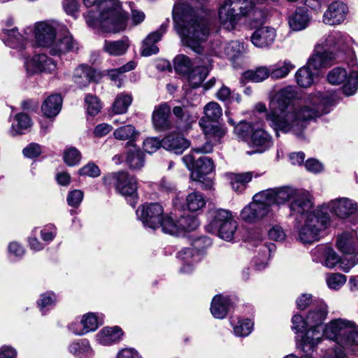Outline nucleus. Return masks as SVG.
<instances>
[{
	"mask_svg": "<svg viewBox=\"0 0 358 358\" xmlns=\"http://www.w3.org/2000/svg\"><path fill=\"white\" fill-rule=\"evenodd\" d=\"M296 96V89L287 86L278 90L271 99L266 119L277 135L281 131L293 132L302 138L306 122L329 113L334 103L331 96L317 92L304 96L301 103L294 106L292 102Z\"/></svg>",
	"mask_w": 358,
	"mask_h": 358,
	"instance_id": "f257e3e1",
	"label": "nucleus"
},
{
	"mask_svg": "<svg viewBox=\"0 0 358 358\" xmlns=\"http://www.w3.org/2000/svg\"><path fill=\"white\" fill-rule=\"evenodd\" d=\"M292 215H305L303 224L298 227L297 238L304 244L318 241L330 222V216L324 211V205L313 209V197L309 192L297 189L289 205Z\"/></svg>",
	"mask_w": 358,
	"mask_h": 358,
	"instance_id": "f03ea898",
	"label": "nucleus"
},
{
	"mask_svg": "<svg viewBox=\"0 0 358 358\" xmlns=\"http://www.w3.org/2000/svg\"><path fill=\"white\" fill-rule=\"evenodd\" d=\"M173 18L178 34L184 45L200 54L202 43L209 35L207 21L197 14V10L187 3H178L173 9Z\"/></svg>",
	"mask_w": 358,
	"mask_h": 358,
	"instance_id": "7ed1b4c3",
	"label": "nucleus"
},
{
	"mask_svg": "<svg viewBox=\"0 0 358 358\" xmlns=\"http://www.w3.org/2000/svg\"><path fill=\"white\" fill-rule=\"evenodd\" d=\"M87 8L94 7L85 18L87 24L94 28L100 27L107 32L116 33L124 30L127 17L118 0H83Z\"/></svg>",
	"mask_w": 358,
	"mask_h": 358,
	"instance_id": "20e7f679",
	"label": "nucleus"
},
{
	"mask_svg": "<svg viewBox=\"0 0 358 358\" xmlns=\"http://www.w3.org/2000/svg\"><path fill=\"white\" fill-rule=\"evenodd\" d=\"M323 335L342 348L329 350L323 358H348L344 350L358 351V325L353 321L343 318L333 320L326 324Z\"/></svg>",
	"mask_w": 358,
	"mask_h": 358,
	"instance_id": "39448f33",
	"label": "nucleus"
},
{
	"mask_svg": "<svg viewBox=\"0 0 358 358\" xmlns=\"http://www.w3.org/2000/svg\"><path fill=\"white\" fill-rule=\"evenodd\" d=\"M77 48L76 43L64 25L52 20L46 21V54L60 57Z\"/></svg>",
	"mask_w": 358,
	"mask_h": 358,
	"instance_id": "423d86ee",
	"label": "nucleus"
},
{
	"mask_svg": "<svg viewBox=\"0 0 358 358\" xmlns=\"http://www.w3.org/2000/svg\"><path fill=\"white\" fill-rule=\"evenodd\" d=\"M327 313V306L323 301H317L312 306L307 315L309 329L301 339L300 347L303 350L310 351L320 343L322 334L319 328L326 319Z\"/></svg>",
	"mask_w": 358,
	"mask_h": 358,
	"instance_id": "0eeeda50",
	"label": "nucleus"
},
{
	"mask_svg": "<svg viewBox=\"0 0 358 358\" xmlns=\"http://www.w3.org/2000/svg\"><path fill=\"white\" fill-rule=\"evenodd\" d=\"M252 0H225L219 9L220 24L227 29H233L244 17L253 10Z\"/></svg>",
	"mask_w": 358,
	"mask_h": 358,
	"instance_id": "6e6552de",
	"label": "nucleus"
},
{
	"mask_svg": "<svg viewBox=\"0 0 358 358\" xmlns=\"http://www.w3.org/2000/svg\"><path fill=\"white\" fill-rule=\"evenodd\" d=\"M313 260L321 262L329 268H334L338 265L341 270L348 272L354 266L358 264V256L350 258L343 257L341 258L334 250L324 245H319L311 251Z\"/></svg>",
	"mask_w": 358,
	"mask_h": 358,
	"instance_id": "1a4fd4ad",
	"label": "nucleus"
},
{
	"mask_svg": "<svg viewBox=\"0 0 358 358\" xmlns=\"http://www.w3.org/2000/svg\"><path fill=\"white\" fill-rule=\"evenodd\" d=\"M327 80L331 85L344 83L343 93L347 96L352 95L358 89V67L354 68L349 73L345 69L334 68L328 73Z\"/></svg>",
	"mask_w": 358,
	"mask_h": 358,
	"instance_id": "9d476101",
	"label": "nucleus"
},
{
	"mask_svg": "<svg viewBox=\"0 0 358 358\" xmlns=\"http://www.w3.org/2000/svg\"><path fill=\"white\" fill-rule=\"evenodd\" d=\"M261 192L253 196L252 201L241 212V219L248 223H255L268 215L271 208Z\"/></svg>",
	"mask_w": 358,
	"mask_h": 358,
	"instance_id": "9b49d317",
	"label": "nucleus"
},
{
	"mask_svg": "<svg viewBox=\"0 0 358 358\" xmlns=\"http://www.w3.org/2000/svg\"><path fill=\"white\" fill-rule=\"evenodd\" d=\"M106 185H113L116 190L124 196H133L137 189V182L134 177L125 171L111 173L104 176Z\"/></svg>",
	"mask_w": 358,
	"mask_h": 358,
	"instance_id": "f8f14e48",
	"label": "nucleus"
},
{
	"mask_svg": "<svg viewBox=\"0 0 358 358\" xmlns=\"http://www.w3.org/2000/svg\"><path fill=\"white\" fill-rule=\"evenodd\" d=\"M182 159L187 169L192 171L191 178L195 181L203 182L206 176L214 170L213 162L208 157H200L195 160L192 155L189 154Z\"/></svg>",
	"mask_w": 358,
	"mask_h": 358,
	"instance_id": "ddd939ff",
	"label": "nucleus"
},
{
	"mask_svg": "<svg viewBox=\"0 0 358 358\" xmlns=\"http://www.w3.org/2000/svg\"><path fill=\"white\" fill-rule=\"evenodd\" d=\"M163 213V207L157 203H145L136 210V215L143 224L152 229L159 227Z\"/></svg>",
	"mask_w": 358,
	"mask_h": 358,
	"instance_id": "4468645a",
	"label": "nucleus"
},
{
	"mask_svg": "<svg viewBox=\"0 0 358 358\" xmlns=\"http://www.w3.org/2000/svg\"><path fill=\"white\" fill-rule=\"evenodd\" d=\"M324 205V211L329 209L341 219H345L354 215L358 210L357 203L346 197H340L331 200Z\"/></svg>",
	"mask_w": 358,
	"mask_h": 358,
	"instance_id": "2eb2a0df",
	"label": "nucleus"
},
{
	"mask_svg": "<svg viewBox=\"0 0 358 358\" xmlns=\"http://www.w3.org/2000/svg\"><path fill=\"white\" fill-rule=\"evenodd\" d=\"M297 189H295L289 186H284L280 187H276L273 189H268L260 192L267 202L268 206L271 208V206L281 205L285 203L287 201H290Z\"/></svg>",
	"mask_w": 358,
	"mask_h": 358,
	"instance_id": "dca6fc26",
	"label": "nucleus"
},
{
	"mask_svg": "<svg viewBox=\"0 0 358 358\" xmlns=\"http://www.w3.org/2000/svg\"><path fill=\"white\" fill-rule=\"evenodd\" d=\"M336 246L344 257L350 258L358 256V238L355 231H345L338 234Z\"/></svg>",
	"mask_w": 358,
	"mask_h": 358,
	"instance_id": "f3484780",
	"label": "nucleus"
},
{
	"mask_svg": "<svg viewBox=\"0 0 358 358\" xmlns=\"http://www.w3.org/2000/svg\"><path fill=\"white\" fill-rule=\"evenodd\" d=\"M348 13V8L342 1H334L330 3L323 15V22L328 25H337L345 20Z\"/></svg>",
	"mask_w": 358,
	"mask_h": 358,
	"instance_id": "a211bd4d",
	"label": "nucleus"
},
{
	"mask_svg": "<svg viewBox=\"0 0 358 358\" xmlns=\"http://www.w3.org/2000/svg\"><path fill=\"white\" fill-rule=\"evenodd\" d=\"M336 59V54L333 51L327 50L317 44L314 53L309 58L307 65L313 70H319L331 66Z\"/></svg>",
	"mask_w": 358,
	"mask_h": 358,
	"instance_id": "6ab92c4d",
	"label": "nucleus"
},
{
	"mask_svg": "<svg viewBox=\"0 0 358 358\" xmlns=\"http://www.w3.org/2000/svg\"><path fill=\"white\" fill-rule=\"evenodd\" d=\"M170 116L171 107L167 103H162L155 106L152 115V121L155 129L158 131L171 129L172 122Z\"/></svg>",
	"mask_w": 358,
	"mask_h": 358,
	"instance_id": "aec40b11",
	"label": "nucleus"
},
{
	"mask_svg": "<svg viewBox=\"0 0 358 358\" xmlns=\"http://www.w3.org/2000/svg\"><path fill=\"white\" fill-rule=\"evenodd\" d=\"M96 315L89 313L83 316L80 322H72L69 329L76 335H84L90 331H95L101 324Z\"/></svg>",
	"mask_w": 358,
	"mask_h": 358,
	"instance_id": "412c9836",
	"label": "nucleus"
},
{
	"mask_svg": "<svg viewBox=\"0 0 358 358\" xmlns=\"http://www.w3.org/2000/svg\"><path fill=\"white\" fill-rule=\"evenodd\" d=\"M276 31L271 27H260L251 36L252 44L259 48H268L275 41Z\"/></svg>",
	"mask_w": 358,
	"mask_h": 358,
	"instance_id": "4be33fe9",
	"label": "nucleus"
},
{
	"mask_svg": "<svg viewBox=\"0 0 358 358\" xmlns=\"http://www.w3.org/2000/svg\"><path fill=\"white\" fill-rule=\"evenodd\" d=\"M348 37L346 34L340 31H334L325 35L319 45L323 49L329 50H343L348 44Z\"/></svg>",
	"mask_w": 358,
	"mask_h": 358,
	"instance_id": "5701e85b",
	"label": "nucleus"
},
{
	"mask_svg": "<svg viewBox=\"0 0 358 358\" xmlns=\"http://www.w3.org/2000/svg\"><path fill=\"white\" fill-rule=\"evenodd\" d=\"M166 25L163 24L159 29L150 33L143 41L141 47V55L148 57L157 54L159 48L155 45L162 38V35L166 31Z\"/></svg>",
	"mask_w": 358,
	"mask_h": 358,
	"instance_id": "b1692460",
	"label": "nucleus"
},
{
	"mask_svg": "<svg viewBox=\"0 0 358 358\" xmlns=\"http://www.w3.org/2000/svg\"><path fill=\"white\" fill-rule=\"evenodd\" d=\"M172 112L176 119V122L178 124V127L182 129H189L197 119L194 111L191 110L185 106H174Z\"/></svg>",
	"mask_w": 358,
	"mask_h": 358,
	"instance_id": "393cba45",
	"label": "nucleus"
},
{
	"mask_svg": "<svg viewBox=\"0 0 358 358\" xmlns=\"http://www.w3.org/2000/svg\"><path fill=\"white\" fill-rule=\"evenodd\" d=\"M251 143L253 148L256 150L254 152H248V154L251 155L254 152L262 153L273 145L272 138L270 134L262 129H255L251 136Z\"/></svg>",
	"mask_w": 358,
	"mask_h": 358,
	"instance_id": "a878e982",
	"label": "nucleus"
},
{
	"mask_svg": "<svg viewBox=\"0 0 358 358\" xmlns=\"http://www.w3.org/2000/svg\"><path fill=\"white\" fill-rule=\"evenodd\" d=\"M259 176V174L254 171L230 173L228 174V178L234 191L242 192L246 189L248 184L252 180L253 177L257 178Z\"/></svg>",
	"mask_w": 358,
	"mask_h": 358,
	"instance_id": "bb28decb",
	"label": "nucleus"
},
{
	"mask_svg": "<svg viewBox=\"0 0 358 358\" xmlns=\"http://www.w3.org/2000/svg\"><path fill=\"white\" fill-rule=\"evenodd\" d=\"M162 148L173 151L176 154H181L188 148L190 143L188 140L178 135L170 134L162 140Z\"/></svg>",
	"mask_w": 358,
	"mask_h": 358,
	"instance_id": "cd10ccee",
	"label": "nucleus"
},
{
	"mask_svg": "<svg viewBox=\"0 0 358 358\" xmlns=\"http://www.w3.org/2000/svg\"><path fill=\"white\" fill-rule=\"evenodd\" d=\"M98 73L92 68L80 65L76 69L73 75V80L79 87L83 88L87 87L92 81H96Z\"/></svg>",
	"mask_w": 358,
	"mask_h": 358,
	"instance_id": "c85d7f7f",
	"label": "nucleus"
},
{
	"mask_svg": "<svg viewBox=\"0 0 358 358\" xmlns=\"http://www.w3.org/2000/svg\"><path fill=\"white\" fill-rule=\"evenodd\" d=\"M231 305V301L229 296L216 295L212 300L210 312L214 317L223 319L227 315Z\"/></svg>",
	"mask_w": 358,
	"mask_h": 358,
	"instance_id": "c756f323",
	"label": "nucleus"
},
{
	"mask_svg": "<svg viewBox=\"0 0 358 358\" xmlns=\"http://www.w3.org/2000/svg\"><path fill=\"white\" fill-rule=\"evenodd\" d=\"M2 40L3 43L11 48L22 50L25 48L26 40L24 36L18 31L17 28L3 29Z\"/></svg>",
	"mask_w": 358,
	"mask_h": 358,
	"instance_id": "7c9ffc66",
	"label": "nucleus"
},
{
	"mask_svg": "<svg viewBox=\"0 0 358 358\" xmlns=\"http://www.w3.org/2000/svg\"><path fill=\"white\" fill-rule=\"evenodd\" d=\"M25 34L30 36L33 48L45 47V22H36L33 26L27 27Z\"/></svg>",
	"mask_w": 358,
	"mask_h": 358,
	"instance_id": "2f4dec72",
	"label": "nucleus"
},
{
	"mask_svg": "<svg viewBox=\"0 0 358 358\" xmlns=\"http://www.w3.org/2000/svg\"><path fill=\"white\" fill-rule=\"evenodd\" d=\"M122 331L118 327H105L96 335V340L101 345H110L119 341Z\"/></svg>",
	"mask_w": 358,
	"mask_h": 358,
	"instance_id": "473e14b6",
	"label": "nucleus"
},
{
	"mask_svg": "<svg viewBox=\"0 0 358 358\" xmlns=\"http://www.w3.org/2000/svg\"><path fill=\"white\" fill-rule=\"evenodd\" d=\"M178 257L183 263L180 268V271L183 273H190L193 271L194 263L199 260V255L192 247L182 248L178 252Z\"/></svg>",
	"mask_w": 358,
	"mask_h": 358,
	"instance_id": "72a5a7b5",
	"label": "nucleus"
},
{
	"mask_svg": "<svg viewBox=\"0 0 358 358\" xmlns=\"http://www.w3.org/2000/svg\"><path fill=\"white\" fill-rule=\"evenodd\" d=\"M310 17L307 10L298 8L289 17V24L294 31H301L305 29L309 24Z\"/></svg>",
	"mask_w": 358,
	"mask_h": 358,
	"instance_id": "f704fd0d",
	"label": "nucleus"
},
{
	"mask_svg": "<svg viewBox=\"0 0 358 358\" xmlns=\"http://www.w3.org/2000/svg\"><path fill=\"white\" fill-rule=\"evenodd\" d=\"M129 47L128 38L112 41L106 40L103 50L111 56H121L126 53Z\"/></svg>",
	"mask_w": 358,
	"mask_h": 358,
	"instance_id": "c9c22d12",
	"label": "nucleus"
},
{
	"mask_svg": "<svg viewBox=\"0 0 358 358\" xmlns=\"http://www.w3.org/2000/svg\"><path fill=\"white\" fill-rule=\"evenodd\" d=\"M199 124L208 138H213L215 141H219L225 134V130L222 127L207 121L205 118H201Z\"/></svg>",
	"mask_w": 358,
	"mask_h": 358,
	"instance_id": "e433bc0d",
	"label": "nucleus"
},
{
	"mask_svg": "<svg viewBox=\"0 0 358 358\" xmlns=\"http://www.w3.org/2000/svg\"><path fill=\"white\" fill-rule=\"evenodd\" d=\"M138 134L135 127L131 124H127L116 129L113 132L115 138L120 141H127V145H134L133 142Z\"/></svg>",
	"mask_w": 358,
	"mask_h": 358,
	"instance_id": "4c0bfd02",
	"label": "nucleus"
},
{
	"mask_svg": "<svg viewBox=\"0 0 358 358\" xmlns=\"http://www.w3.org/2000/svg\"><path fill=\"white\" fill-rule=\"evenodd\" d=\"M136 63L134 61H129L125 65L111 69L108 71V77L115 82L117 87H121L124 80V73L130 71L136 68Z\"/></svg>",
	"mask_w": 358,
	"mask_h": 358,
	"instance_id": "58836bf2",
	"label": "nucleus"
},
{
	"mask_svg": "<svg viewBox=\"0 0 358 358\" xmlns=\"http://www.w3.org/2000/svg\"><path fill=\"white\" fill-rule=\"evenodd\" d=\"M62 98L59 94H55L46 99V118L52 120L60 112Z\"/></svg>",
	"mask_w": 358,
	"mask_h": 358,
	"instance_id": "ea45409f",
	"label": "nucleus"
},
{
	"mask_svg": "<svg viewBox=\"0 0 358 358\" xmlns=\"http://www.w3.org/2000/svg\"><path fill=\"white\" fill-rule=\"evenodd\" d=\"M208 74V69L205 65H198L187 76L189 85L196 88L205 80Z\"/></svg>",
	"mask_w": 358,
	"mask_h": 358,
	"instance_id": "a19ab883",
	"label": "nucleus"
},
{
	"mask_svg": "<svg viewBox=\"0 0 358 358\" xmlns=\"http://www.w3.org/2000/svg\"><path fill=\"white\" fill-rule=\"evenodd\" d=\"M186 205L189 211L197 212L206 206V200L201 193L194 192L187 196Z\"/></svg>",
	"mask_w": 358,
	"mask_h": 358,
	"instance_id": "79ce46f5",
	"label": "nucleus"
},
{
	"mask_svg": "<svg viewBox=\"0 0 358 358\" xmlns=\"http://www.w3.org/2000/svg\"><path fill=\"white\" fill-rule=\"evenodd\" d=\"M269 68L271 78L280 79L287 76L295 68V66L289 61L285 60L282 62H278L275 65L270 66Z\"/></svg>",
	"mask_w": 358,
	"mask_h": 358,
	"instance_id": "37998d69",
	"label": "nucleus"
},
{
	"mask_svg": "<svg viewBox=\"0 0 358 358\" xmlns=\"http://www.w3.org/2000/svg\"><path fill=\"white\" fill-rule=\"evenodd\" d=\"M310 69L306 64V66L299 69L296 73V80L299 86L308 87L313 83L315 73L313 72Z\"/></svg>",
	"mask_w": 358,
	"mask_h": 358,
	"instance_id": "c03bdc74",
	"label": "nucleus"
},
{
	"mask_svg": "<svg viewBox=\"0 0 358 358\" xmlns=\"http://www.w3.org/2000/svg\"><path fill=\"white\" fill-rule=\"evenodd\" d=\"M212 217L210 225L215 230L225 224V222L234 220L231 212L224 209H218L213 211Z\"/></svg>",
	"mask_w": 358,
	"mask_h": 358,
	"instance_id": "a18cd8bd",
	"label": "nucleus"
},
{
	"mask_svg": "<svg viewBox=\"0 0 358 358\" xmlns=\"http://www.w3.org/2000/svg\"><path fill=\"white\" fill-rule=\"evenodd\" d=\"M271 76L269 67L259 66L255 70L247 71L243 73V76L246 80L255 83L262 82Z\"/></svg>",
	"mask_w": 358,
	"mask_h": 358,
	"instance_id": "49530a36",
	"label": "nucleus"
},
{
	"mask_svg": "<svg viewBox=\"0 0 358 358\" xmlns=\"http://www.w3.org/2000/svg\"><path fill=\"white\" fill-rule=\"evenodd\" d=\"M174 68L177 73L185 76L194 69L192 61L185 55H179L174 59Z\"/></svg>",
	"mask_w": 358,
	"mask_h": 358,
	"instance_id": "de8ad7c7",
	"label": "nucleus"
},
{
	"mask_svg": "<svg viewBox=\"0 0 358 358\" xmlns=\"http://www.w3.org/2000/svg\"><path fill=\"white\" fill-rule=\"evenodd\" d=\"M132 101V97L130 94L122 93L116 97L113 105V111L115 114L125 113Z\"/></svg>",
	"mask_w": 358,
	"mask_h": 358,
	"instance_id": "09e8293b",
	"label": "nucleus"
},
{
	"mask_svg": "<svg viewBox=\"0 0 358 358\" xmlns=\"http://www.w3.org/2000/svg\"><path fill=\"white\" fill-rule=\"evenodd\" d=\"M204 117L207 121L210 122H217L222 115V110L220 106L214 101H211L206 104L203 109Z\"/></svg>",
	"mask_w": 358,
	"mask_h": 358,
	"instance_id": "8fccbe9b",
	"label": "nucleus"
},
{
	"mask_svg": "<svg viewBox=\"0 0 358 358\" xmlns=\"http://www.w3.org/2000/svg\"><path fill=\"white\" fill-rule=\"evenodd\" d=\"M15 119L17 121V124L12 125L11 134L13 136L22 134L23 130L28 129L31 126V120L25 113H17Z\"/></svg>",
	"mask_w": 358,
	"mask_h": 358,
	"instance_id": "3c124183",
	"label": "nucleus"
},
{
	"mask_svg": "<svg viewBox=\"0 0 358 358\" xmlns=\"http://www.w3.org/2000/svg\"><path fill=\"white\" fill-rule=\"evenodd\" d=\"M126 162L130 169H141L144 165V155L140 150L135 149L128 152Z\"/></svg>",
	"mask_w": 358,
	"mask_h": 358,
	"instance_id": "603ef678",
	"label": "nucleus"
},
{
	"mask_svg": "<svg viewBox=\"0 0 358 358\" xmlns=\"http://www.w3.org/2000/svg\"><path fill=\"white\" fill-rule=\"evenodd\" d=\"M234 326V332L238 336H248L253 328V323L248 319L238 320L236 322L234 320L231 321Z\"/></svg>",
	"mask_w": 358,
	"mask_h": 358,
	"instance_id": "864d4df0",
	"label": "nucleus"
},
{
	"mask_svg": "<svg viewBox=\"0 0 358 358\" xmlns=\"http://www.w3.org/2000/svg\"><path fill=\"white\" fill-rule=\"evenodd\" d=\"M45 55L39 53L35 55L27 64V70L30 74L41 73L45 69Z\"/></svg>",
	"mask_w": 358,
	"mask_h": 358,
	"instance_id": "5fc2aeb1",
	"label": "nucleus"
},
{
	"mask_svg": "<svg viewBox=\"0 0 358 358\" xmlns=\"http://www.w3.org/2000/svg\"><path fill=\"white\" fill-rule=\"evenodd\" d=\"M179 235L187 231L195 230L199 225V222L197 218L192 215H182L178 220Z\"/></svg>",
	"mask_w": 358,
	"mask_h": 358,
	"instance_id": "6e6d98bb",
	"label": "nucleus"
},
{
	"mask_svg": "<svg viewBox=\"0 0 358 358\" xmlns=\"http://www.w3.org/2000/svg\"><path fill=\"white\" fill-rule=\"evenodd\" d=\"M69 351L71 353L82 357L83 356L90 355L92 353V348L88 341L80 340L72 343L69 345Z\"/></svg>",
	"mask_w": 358,
	"mask_h": 358,
	"instance_id": "4d7b16f0",
	"label": "nucleus"
},
{
	"mask_svg": "<svg viewBox=\"0 0 358 358\" xmlns=\"http://www.w3.org/2000/svg\"><path fill=\"white\" fill-rule=\"evenodd\" d=\"M238 224L236 220L229 222H225V224L219 227L216 230L218 231L219 236L226 241H230L233 239L236 231Z\"/></svg>",
	"mask_w": 358,
	"mask_h": 358,
	"instance_id": "13d9d810",
	"label": "nucleus"
},
{
	"mask_svg": "<svg viewBox=\"0 0 358 358\" xmlns=\"http://www.w3.org/2000/svg\"><path fill=\"white\" fill-rule=\"evenodd\" d=\"M159 227H162L163 232L171 235H179L178 220L174 221L171 217H162Z\"/></svg>",
	"mask_w": 358,
	"mask_h": 358,
	"instance_id": "bf43d9fd",
	"label": "nucleus"
},
{
	"mask_svg": "<svg viewBox=\"0 0 358 358\" xmlns=\"http://www.w3.org/2000/svg\"><path fill=\"white\" fill-rule=\"evenodd\" d=\"M259 251L262 253V259L259 262H258L257 259H255V266L257 270H262L267 265V259L268 257L270 255V253L275 250V245L273 243L270 244H262L260 245Z\"/></svg>",
	"mask_w": 358,
	"mask_h": 358,
	"instance_id": "052dcab7",
	"label": "nucleus"
},
{
	"mask_svg": "<svg viewBox=\"0 0 358 358\" xmlns=\"http://www.w3.org/2000/svg\"><path fill=\"white\" fill-rule=\"evenodd\" d=\"M326 282L329 288L339 289L346 282V276L341 273H334L328 274Z\"/></svg>",
	"mask_w": 358,
	"mask_h": 358,
	"instance_id": "680f3d73",
	"label": "nucleus"
},
{
	"mask_svg": "<svg viewBox=\"0 0 358 358\" xmlns=\"http://www.w3.org/2000/svg\"><path fill=\"white\" fill-rule=\"evenodd\" d=\"M87 113L91 116L97 115L101 108L99 99L93 95L87 94L85 99Z\"/></svg>",
	"mask_w": 358,
	"mask_h": 358,
	"instance_id": "e2e57ef3",
	"label": "nucleus"
},
{
	"mask_svg": "<svg viewBox=\"0 0 358 358\" xmlns=\"http://www.w3.org/2000/svg\"><path fill=\"white\" fill-rule=\"evenodd\" d=\"M243 45L237 41H231L224 47L225 55L231 59L237 58L243 52Z\"/></svg>",
	"mask_w": 358,
	"mask_h": 358,
	"instance_id": "0e129e2a",
	"label": "nucleus"
},
{
	"mask_svg": "<svg viewBox=\"0 0 358 358\" xmlns=\"http://www.w3.org/2000/svg\"><path fill=\"white\" fill-rule=\"evenodd\" d=\"M211 240L206 236H200L194 238L191 243V247L199 255L211 245Z\"/></svg>",
	"mask_w": 358,
	"mask_h": 358,
	"instance_id": "69168bd1",
	"label": "nucleus"
},
{
	"mask_svg": "<svg viewBox=\"0 0 358 358\" xmlns=\"http://www.w3.org/2000/svg\"><path fill=\"white\" fill-rule=\"evenodd\" d=\"M80 152L75 148H69L66 150L64 154V159L69 166H75L80 160Z\"/></svg>",
	"mask_w": 358,
	"mask_h": 358,
	"instance_id": "338daca9",
	"label": "nucleus"
},
{
	"mask_svg": "<svg viewBox=\"0 0 358 358\" xmlns=\"http://www.w3.org/2000/svg\"><path fill=\"white\" fill-rule=\"evenodd\" d=\"M62 7L67 15L77 17L80 7L78 0H63Z\"/></svg>",
	"mask_w": 358,
	"mask_h": 358,
	"instance_id": "774afa93",
	"label": "nucleus"
}]
</instances>
